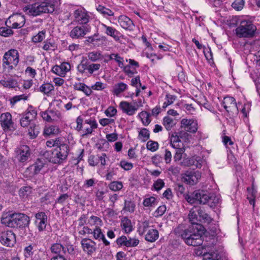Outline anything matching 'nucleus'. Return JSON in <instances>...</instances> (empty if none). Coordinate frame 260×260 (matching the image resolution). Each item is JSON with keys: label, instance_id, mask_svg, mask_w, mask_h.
Returning <instances> with one entry per match:
<instances>
[{"label": "nucleus", "instance_id": "nucleus-1", "mask_svg": "<svg viewBox=\"0 0 260 260\" xmlns=\"http://www.w3.org/2000/svg\"><path fill=\"white\" fill-rule=\"evenodd\" d=\"M29 221V217L22 213H6L1 218L3 224L11 228H25L28 226Z\"/></svg>", "mask_w": 260, "mask_h": 260}, {"label": "nucleus", "instance_id": "nucleus-2", "mask_svg": "<svg viewBox=\"0 0 260 260\" xmlns=\"http://www.w3.org/2000/svg\"><path fill=\"white\" fill-rule=\"evenodd\" d=\"M2 61L4 70L10 72L17 66L19 62L18 51L15 49L9 50L5 53Z\"/></svg>", "mask_w": 260, "mask_h": 260}, {"label": "nucleus", "instance_id": "nucleus-3", "mask_svg": "<svg viewBox=\"0 0 260 260\" xmlns=\"http://www.w3.org/2000/svg\"><path fill=\"white\" fill-rule=\"evenodd\" d=\"M55 9V5L49 3H35L24 8L26 14L36 16L43 13H52Z\"/></svg>", "mask_w": 260, "mask_h": 260}, {"label": "nucleus", "instance_id": "nucleus-4", "mask_svg": "<svg viewBox=\"0 0 260 260\" xmlns=\"http://www.w3.org/2000/svg\"><path fill=\"white\" fill-rule=\"evenodd\" d=\"M256 30V26L249 20L242 21L236 29V34L239 38L252 37Z\"/></svg>", "mask_w": 260, "mask_h": 260}, {"label": "nucleus", "instance_id": "nucleus-5", "mask_svg": "<svg viewBox=\"0 0 260 260\" xmlns=\"http://www.w3.org/2000/svg\"><path fill=\"white\" fill-rule=\"evenodd\" d=\"M69 146L63 143L61 146L57 147L51 152V156L49 158V161L53 164H61L65 160L69 154Z\"/></svg>", "mask_w": 260, "mask_h": 260}, {"label": "nucleus", "instance_id": "nucleus-6", "mask_svg": "<svg viewBox=\"0 0 260 260\" xmlns=\"http://www.w3.org/2000/svg\"><path fill=\"white\" fill-rule=\"evenodd\" d=\"M185 199L190 204L196 203L205 204L209 197L208 193L204 190H195L190 194H184Z\"/></svg>", "mask_w": 260, "mask_h": 260}, {"label": "nucleus", "instance_id": "nucleus-7", "mask_svg": "<svg viewBox=\"0 0 260 260\" xmlns=\"http://www.w3.org/2000/svg\"><path fill=\"white\" fill-rule=\"evenodd\" d=\"M74 21L81 24H87L90 19V16L88 11L83 8L76 10L73 13Z\"/></svg>", "mask_w": 260, "mask_h": 260}, {"label": "nucleus", "instance_id": "nucleus-8", "mask_svg": "<svg viewBox=\"0 0 260 260\" xmlns=\"http://www.w3.org/2000/svg\"><path fill=\"white\" fill-rule=\"evenodd\" d=\"M222 106L230 115H234L238 113V107L233 97H225L222 101Z\"/></svg>", "mask_w": 260, "mask_h": 260}, {"label": "nucleus", "instance_id": "nucleus-9", "mask_svg": "<svg viewBox=\"0 0 260 260\" xmlns=\"http://www.w3.org/2000/svg\"><path fill=\"white\" fill-rule=\"evenodd\" d=\"M201 178V173L199 171H187L183 175V181L187 184L193 185L197 184Z\"/></svg>", "mask_w": 260, "mask_h": 260}, {"label": "nucleus", "instance_id": "nucleus-10", "mask_svg": "<svg viewBox=\"0 0 260 260\" xmlns=\"http://www.w3.org/2000/svg\"><path fill=\"white\" fill-rule=\"evenodd\" d=\"M140 104L136 102L133 103H128L126 101H122L120 103L119 107L122 111L128 115L132 116L135 114L139 107L142 106L141 101L139 102Z\"/></svg>", "mask_w": 260, "mask_h": 260}, {"label": "nucleus", "instance_id": "nucleus-11", "mask_svg": "<svg viewBox=\"0 0 260 260\" xmlns=\"http://www.w3.org/2000/svg\"><path fill=\"white\" fill-rule=\"evenodd\" d=\"M15 234L11 231H6L0 234L1 243L7 247H12L16 243Z\"/></svg>", "mask_w": 260, "mask_h": 260}, {"label": "nucleus", "instance_id": "nucleus-12", "mask_svg": "<svg viewBox=\"0 0 260 260\" xmlns=\"http://www.w3.org/2000/svg\"><path fill=\"white\" fill-rule=\"evenodd\" d=\"M41 116L44 120L47 122L56 121L61 117L60 112L56 110H47L42 112Z\"/></svg>", "mask_w": 260, "mask_h": 260}, {"label": "nucleus", "instance_id": "nucleus-13", "mask_svg": "<svg viewBox=\"0 0 260 260\" xmlns=\"http://www.w3.org/2000/svg\"><path fill=\"white\" fill-rule=\"evenodd\" d=\"M16 157L20 162H25L30 155V149L28 146L22 145L15 150Z\"/></svg>", "mask_w": 260, "mask_h": 260}, {"label": "nucleus", "instance_id": "nucleus-14", "mask_svg": "<svg viewBox=\"0 0 260 260\" xmlns=\"http://www.w3.org/2000/svg\"><path fill=\"white\" fill-rule=\"evenodd\" d=\"M88 32L89 28L86 26H76L74 27L70 32V36L72 39H82Z\"/></svg>", "mask_w": 260, "mask_h": 260}, {"label": "nucleus", "instance_id": "nucleus-15", "mask_svg": "<svg viewBox=\"0 0 260 260\" xmlns=\"http://www.w3.org/2000/svg\"><path fill=\"white\" fill-rule=\"evenodd\" d=\"M37 114V112L35 110L28 109L20 119L21 126L22 127L27 126L36 118Z\"/></svg>", "mask_w": 260, "mask_h": 260}, {"label": "nucleus", "instance_id": "nucleus-16", "mask_svg": "<svg viewBox=\"0 0 260 260\" xmlns=\"http://www.w3.org/2000/svg\"><path fill=\"white\" fill-rule=\"evenodd\" d=\"M181 127L185 131L194 133L198 129V123L192 119L183 118L181 120Z\"/></svg>", "mask_w": 260, "mask_h": 260}, {"label": "nucleus", "instance_id": "nucleus-17", "mask_svg": "<svg viewBox=\"0 0 260 260\" xmlns=\"http://www.w3.org/2000/svg\"><path fill=\"white\" fill-rule=\"evenodd\" d=\"M83 251L91 255L96 250V243L90 239L84 238L81 242Z\"/></svg>", "mask_w": 260, "mask_h": 260}, {"label": "nucleus", "instance_id": "nucleus-18", "mask_svg": "<svg viewBox=\"0 0 260 260\" xmlns=\"http://www.w3.org/2000/svg\"><path fill=\"white\" fill-rule=\"evenodd\" d=\"M70 70V64L68 62H64L60 65L54 66L52 69V71L59 76L64 77Z\"/></svg>", "mask_w": 260, "mask_h": 260}, {"label": "nucleus", "instance_id": "nucleus-19", "mask_svg": "<svg viewBox=\"0 0 260 260\" xmlns=\"http://www.w3.org/2000/svg\"><path fill=\"white\" fill-rule=\"evenodd\" d=\"M118 22L119 25L125 30H132L134 27L133 21L127 16L122 15L118 18Z\"/></svg>", "mask_w": 260, "mask_h": 260}, {"label": "nucleus", "instance_id": "nucleus-20", "mask_svg": "<svg viewBox=\"0 0 260 260\" xmlns=\"http://www.w3.org/2000/svg\"><path fill=\"white\" fill-rule=\"evenodd\" d=\"M0 122L4 129H9L13 127L12 115L9 112L4 113L0 116Z\"/></svg>", "mask_w": 260, "mask_h": 260}, {"label": "nucleus", "instance_id": "nucleus-21", "mask_svg": "<svg viewBox=\"0 0 260 260\" xmlns=\"http://www.w3.org/2000/svg\"><path fill=\"white\" fill-rule=\"evenodd\" d=\"M77 126L76 130H82V128L85 125L91 126L93 127H98V123L95 120L91 118L86 119L83 123V120L81 116H78L76 119Z\"/></svg>", "mask_w": 260, "mask_h": 260}, {"label": "nucleus", "instance_id": "nucleus-22", "mask_svg": "<svg viewBox=\"0 0 260 260\" xmlns=\"http://www.w3.org/2000/svg\"><path fill=\"white\" fill-rule=\"evenodd\" d=\"M36 220L35 223L37 225L39 231H44L46 226L47 223V215L43 212H41L36 214Z\"/></svg>", "mask_w": 260, "mask_h": 260}, {"label": "nucleus", "instance_id": "nucleus-23", "mask_svg": "<svg viewBox=\"0 0 260 260\" xmlns=\"http://www.w3.org/2000/svg\"><path fill=\"white\" fill-rule=\"evenodd\" d=\"M101 26L102 29L105 30V33L107 35L112 37L115 41L119 40V35L120 33L115 28L107 26L104 23H101Z\"/></svg>", "mask_w": 260, "mask_h": 260}, {"label": "nucleus", "instance_id": "nucleus-24", "mask_svg": "<svg viewBox=\"0 0 260 260\" xmlns=\"http://www.w3.org/2000/svg\"><path fill=\"white\" fill-rule=\"evenodd\" d=\"M189 238L186 241V244L188 245L198 246L202 245L203 242L202 234L200 233L198 234L192 233Z\"/></svg>", "mask_w": 260, "mask_h": 260}, {"label": "nucleus", "instance_id": "nucleus-25", "mask_svg": "<svg viewBox=\"0 0 260 260\" xmlns=\"http://www.w3.org/2000/svg\"><path fill=\"white\" fill-rule=\"evenodd\" d=\"M9 170V160L0 153V177L6 175Z\"/></svg>", "mask_w": 260, "mask_h": 260}, {"label": "nucleus", "instance_id": "nucleus-26", "mask_svg": "<svg viewBox=\"0 0 260 260\" xmlns=\"http://www.w3.org/2000/svg\"><path fill=\"white\" fill-rule=\"evenodd\" d=\"M93 238L99 240V241H102L105 246H108L110 245V242L106 239L105 235L102 232V230L100 228H95L93 230L92 233Z\"/></svg>", "mask_w": 260, "mask_h": 260}, {"label": "nucleus", "instance_id": "nucleus-27", "mask_svg": "<svg viewBox=\"0 0 260 260\" xmlns=\"http://www.w3.org/2000/svg\"><path fill=\"white\" fill-rule=\"evenodd\" d=\"M197 213L199 215L200 222L209 224L212 221V218L203 209L201 208L198 209Z\"/></svg>", "mask_w": 260, "mask_h": 260}, {"label": "nucleus", "instance_id": "nucleus-28", "mask_svg": "<svg viewBox=\"0 0 260 260\" xmlns=\"http://www.w3.org/2000/svg\"><path fill=\"white\" fill-rule=\"evenodd\" d=\"M159 237V233L157 230L151 229L148 230L145 237L146 241L150 242H155Z\"/></svg>", "mask_w": 260, "mask_h": 260}, {"label": "nucleus", "instance_id": "nucleus-29", "mask_svg": "<svg viewBox=\"0 0 260 260\" xmlns=\"http://www.w3.org/2000/svg\"><path fill=\"white\" fill-rule=\"evenodd\" d=\"M121 227L126 234H128L133 230L131 220L126 217L121 219Z\"/></svg>", "mask_w": 260, "mask_h": 260}, {"label": "nucleus", "instance_id": "nucleus-30", "mask_svg": "<svg viewBox=\"0 0 260 260\" xmlns=\"http://www.w3.org/2000/svg\"><path fill=\"white\" fill-rule=\"evenodd\" d=\"M89 64L88 59L87 58L83 57L80 63L77 66L78 71L82 74L85 73L86 71L88 73Z\"/></svg>", "mask_w": 260, "mask_h": 260}, {"label": "nucleus", "instance_id": "nucleus-31", "mask_svg": "<svg viewBox=\"0 0 260 260\" xmlns=\"http://www.w3.org/2000/svg\"><path fill=\"white\" fill-rule=\"evenodd\" d=\"M128 86L123 82H120L115 84L113 89V93L116 96L119 95L121 93L127 89Z\"/></svg>", "mask_w": 260, "mask_h": 260}, {"label": "nucleus", "instance_id": "nucleus-32", "mask_svg": "<svg viewBox=\"0 0 260 260\" xmlns=\"http://www.w3.org/2000/svg\"><path fill=\"white\" fill-rule=\"evenodd\" d=\"M203 160L198 156H193L188 160V166H195L197 168H201L202 166Z\"/></svg>", "mask_w": 260, "mask_h": 260}, {"label": "nucleus", "instance_id": "nucleus-33", "mask_svg": "<svg viewBox=\"0 0 260 260\" xmlns=\"http://www.w3.org/2000/svg\"><path fill=\"white\" fill-rule=\"evenodd\" d=\"M96 9V10L105 17H107V16H114V15L113 11L102 5H99Z\"/></svg>", "mask_w": 260, "mask_h": 260}, {"label": "nucleus", "instance_id": "nucleus-34", "mask_svg": "<svg viewBox=\"0 0 260 260\" xmlns=\"http://www.w3.org/2000/svg\"><path fill=\"white\" fill-rule=\"evenodd\" d=\"M50 250L52 253L61 255V252L65 253L66 251L64 247L59 243H54L50 247Z\"/></svg>", "mask_w": 260, "mask_h": 260}, {"label": "nucleus", "instance_id": "nucleus-35", "mask_svg": "<svg viewBox=\"0 0 260 260\" xmlns=\"http://www.w3.org/2000/svg\"><path fill=\"white\" fill-rule=\"evenodd\" d=\"M88 224L90 226H95V228H97L103 225V221L100 217L92 215L88 220Z\"/></svg>", "mask_w": 260, "mask_h": 260}, {"label": "nucleus", "instance_id": "nucleus-36", "mask_svg": "<svg viewBox=\"0 0 260 260\" xmlns=\"http://www.w3.org/2000/svg\"><path fill=\"white\" fill-rule=\"evenodd\" d=\"M54 86L50 83H44L39 87V91L44 94L48 95L52 91L54 90Z\"/></svg>", "mask_w": 260, "mask_h": 260}, {"label": "nucleus", "instance_id": "nucleus-37", "mask_svg": "<svg viewBox=\"0 0 260 260\" xmlns=\"http://www.w3.org/2000/svg\"><path fill=\"white\" fill-rule=\"evenodd\" d=\"M181 140L178 135V133H173L170 137V142L172 146L174 148L180 147V145L179 144Z\"/></svg>", "mask_w": 260, "mask_h": 260}, {"label": "nucleus", "instance_id": "nucleus-38", "mask_svg": "<svg viewBox=\"0 0 260 260\" xmlns=\"http://www.w3.org/2000/svg\"><path fill=\"white\" fill-rule=\"evenodd\" d=\"M221 256L218 251H211L204 255L203 260H220Z\"/></svg>", "mask_w": 260, "mask_h": 260}, {"label": "nucleus", "instance_id": "nucleus-39", "mask_svg": "<svg viewBox=\"0 0 260 260\" xmlns=\"http://www.w3.org/2000/svg\"><path fill=\"white\" fill-rule=\"evenodd\" d=\"M45 164L43 160L38 159L30 167L31 170L34 171L35 174H38L44 167Z\"/></svg>", "mask_w": 260, "mask_h": 260}, {"label": "nucleus", "instance_id": "nucleus-40", "mask_svg": "<svg viewBox=\"0 0 260 260\" xmlns=\"http://www.w3.org/2000/svg\"><path fill=\"white\" fill-rule=\"evenodd\" d=\"M123 187V183L121 181H113L111 182L109 185V188L113 191L120 190Z\"/></svg>", "mask_w": 260, "mask_h": 260}, {"label": "nucleus", "instance_id": "nucleus-41", "mask_svg": "<svg viewBox=\"0 0 260 260\" xmlns=\"http://www.w3.org/2000/svg\"><path fill=\"white\" fill-rule=\"evenodd\" d=\"M64 143V142L60 138H57L55 139H50L46 142V145L48 147H56L61 146V144Z\"/></svg>", "mask_w": 260, "mask_h": 260}, {"label": "nucleus", "instance_id": "nucleus-42", "mask_svg": "<svg viewBox=\"0 0 260 260\" xmlns=\"http://www.w3.org/2000/svg\"><path fill=\"white\" fill-rule=\"evenodd\" d=\"M149 131L145 128H143L139 132L138 139L142 142H145L149 139Z\"/></svg>", "mask_w": 260, "mask_h": 260}, {"label": "nucleus", "instance_id": "nucleus-43", "mask_svg": "<svg viewBox=\"0 0 260 260\" xmlns=\"http://www.w3.org/2000/svg\"><path fill=\"white\" fill-rule=\"evenodd\" d=\"M138 116L141 118L144 125H148L150 123V114L147 112L145 111H142L139 114Z\"/></svg>", "mask_w": 260, "mask_h": 260}, {"label": "nucleus", "instance_id": "nucleus-44", "mask_svg": "<svg viewBox=\"0 0 260 260\" xmlns=\"http://www.w3.org/2000/svg\"><path fill=\"white\" fill-rule=\"evenodd\" d=\"M163 124L167 131H170L175 125V123L172 118L166 116L164 118Z\"/></svg>", "mask_w": 260, "mask_h": 260}, {"label": "nucleus", "instance_id": "nucleus-45", "mask_svg": "<svg viewBox=\"0 0 260 260\" xmlns=\"http://www.w3.org/2000/svg\"><path fill=\"white\" fill-rule=\"evenodd\" d=\"M135 207L136 205L134 202L131 201H125L123 210L129 213H133L135 211Z\"/></svg>", "mask_w": 260, "mask_h": 260}, {"label": "nucleus", "instance_id": "nucleus-46", "mask_svg": "<svg viewBox=\"0 0 260 260\" xmlns=\"http://www.w3.org/2000/svg\"><path fill=\"white\" fill-rule=\"evenodd\" d=\"M59 132V128L57 126L51 125L45 128L44 134L47 136L51 135H55Z\"/></svg>", "mask_w": 260, "mask_h": 260}, {"label": "nucleus", "instance_id": "nucleus-47", "mask_svg": "<svg viewBox=\"0 0 260 260\" xmlns=\"http://www.w3.org/2000/svg\"><path fill=\"white\" fill-rule=\"evenodd\" d=\"M208 196L209 199L207 201V203H209L210 206L213 207L216 206L220 202V198L218 196H216L214 194L209 195L208 193Z\"/></svg>", "mask_w": 260, "mask_h": 260}, {"label": "nucleus", "instance_id": "nucleus-48", "mask_svg": "<svg viewBox=\"0 0 260 260\" xmlns=\"http://www.w3.org/2000/svg\"><path fill=\"white\" fill-rule=\"evenodd\" d=\"M9 19L10 22L15 21L20 24L21 23L24 25L25 22V19L24 18V16L22 15L18 14L11 16Z\"/></svg>", "mask_w": 260, "mask_h": 260}, {"label": "nucleus", "instance_id": "nucleus-49", "mask_svg": "<svg viewBox=\"0 0 260 260\" xmlns=\"http://www.w3.org/2000/svg\"><path fill=\"white\" fill-rule=\"evenodd\" d=\"M0 83L5 87L15 88L17 86V82L14 79L4 80Z\"/></svg>", "mask_w": 260, "mask_h": 260}, {"label": "nucleus", "instance_id": "nucleus-50", "mask_svg": "<svg viewBox=\"0 0 260 260\" xmlns=\"http://www.w3.org/2000/svg\"><path fill=\"white\" fill-rule=\"evenodd\" d=\"M189 219L190 222L192 224H198L199 221V217L198 214L197 213V210L190 211L188 215Z\"/></svg>", "mask_w": 260, "mask_h": 260}, {"label": "nucleus", "instance_id": "nucleus-51", "mask_svg": "<svg viewBox=\"0 0 260 260\" xmlns=\"http://www.w3.org/2000/svg\"><path fill=\"white\" fill-rule=\"evenodd\" d=\"M87 57L88 59L94 62L101 58V53L99 51L90 52L87 54Z\"/></svg>", "mask_w": 260, "mask_h": 260}, {"label": "nucleus", "instance_id": "nucleus-52", "mask_svg": "<svg viewBox=\"0 0 260 260\" xmlns=\"http://www.w3.org/2000/svg\"><path fill=\"white\" fill-rule=\"evenodd\" d=\"M96 127H93L91 126L85 125L82 128V130H77L79 132H81L82 136L85 137L88 135L91 134L93 130L96 129Z\"/></svg>", "mask_w": 260, "mask_h": 260}, {"label": "nucleus", "instance_id": "nucleus-53", "mask_svg": "<svg viewBox=\"0 0 260 260\" xmlns=\"http://www.w3.org/2000/svg\"><path fill=\"white\" fill-rule=\"evenodd\" d=\"M32 191L31 187L28 186H23L19 191V196L22 198L27 197Z\"/></svg>", "mask_w": 260, "mask_h": 260}, {"label": "nucleus", "instance_id": "nucleus-54", "mask_svg": "<svg viewBox=\"0 0 260 260\" xmlns=\"http://www.w3.org/2000/svg\"><path fill=\"white\" fill-rule=\"evenodd\" d=\"M149 223L147 221H145L142 222H141L139 224V226L138 228V231L139 232V234L140 235H143L145 233H147L148 230H149L148 228H149Z\"/></svg>", "mask_w": 260, "mask_h": 260}, {"label": "nucleus", "instance_id": "nucleus-55", "mask_svg": "<svg viewBox=\"0 0 260 260\" xmlns=\"http://www.w3.org/2000/svg\"><path fill=\"white\" fill-rule=\"evenodd\" d=\"M244 4V0H235L232 4V7L237 11H240L243 9Z\"/></svg>", "mask_w": 260, "mask_h": 260}, {"label": "nucleus", "instance_id": "nucleus-56", "mask_svg": "<svg viewBox=\"0 0 260 260\" xmlns=\"http://www.w3.org/2000/svg\"><path fill=\"white\" fill-rule=\"evenodd\" d=\"M109 59L115 60L118 63L119 67L122 68L123 66V58L120 57L118 54H111L109 56Z\"/></svg>", "mask_w": 260, "mask_h": 260}, {"label": "nucleus", "instance_id": "nucleus-57", "mask_svg": "<svg viewBox=\"0 0 260 260\" xmlns=\"http://www.w3.org/2000/svg\"><path fill=\"white\" fill-rule=\"evenodd\" d=\"M155 202L156 198L154 197H150L145 199L143 204L145 207H152L155 206Z\"/></svg>", "mask_w": 260, "mask_h": 260}, {"label": "nucleus", "instance_id": "nucleus-58", "mask_svg": "<svg viewBox=\"0 0 260 260\" xmlns=\"http://www.w3.org/2000/svg\"><path fill=\"white\" fill-rule=\"evenodd\" d=\"M158 146L157 142L151 140L149 141L146 144L147 148L152 152H154L157 150L158 148Z\"/></svg>", "mask_w": 260, "mask_h": 260}, {"label": "nucleus", "instance_id": "nucleus-59", "mask_svg": "<svg viewBox=\"0 0 260 260\" xmlns=\"http://www.w3.org/2000/svg\"><path fill=\"white\" fill-rule=\"evenodd\" d=\"M45 37V31H39L36 36H34L32 40L35 43H39L43 41Z\"/></svg>", "mask_w": 260, "mask_h": 260}, {"label": "nucleus", "instance_id": "nucleus-60", "mask_svg": "<svg viewBox=\"0 0 260 260\" xmlns=\"http://www.w3.org/2000/svg\"><path fill=\"white\" fill-rule=\"evenodd\" d=\"M13 34V31L10 28L2 27L0 28V35L8 37Z\"/></svg>", "mask_w": 260, "mask_h": 260}, {"label": "nucleus", "instance_id": "nucleus-61", "mask_svg": "<svg viewBox=\"0 0 260 260\" xmlns=\"http://www.w3.org/2000/svg\"><path fill=\"white\" fill-rule=\"evenodd\" d=\"M116 244L120 246H126L127 247V237L121 236L118 237L116 240Z\"/></svg>", "mask_w": 260, "mask_h": 260}, {"label": "nucleus", "instance_id": "nucleus-62", "mask_svg": "<svg viewBox=\"0 0 260 260\" xmlns=\"http://www.w3.org/2000/svg\"><path fill=\"white\" fill-rule=\"evenodd\" d=\"M26 99H27V96L24 95V94L16 95L10 100V104H11V105L12 106H13L18 102H19L22 100H25Z\"/></svg>", "mask_w": 260, "mask_h": 260}, {"label": "nucleus", "instance_id": "nucleus-63", "mask_svg": "<svg viewBox=\"0 0 260 260\" xmlns=\"http://www.w3.org/2000/svg\"><path fill=\"white\" fill-rule=\"evenodd\" d=\"M139 243V240L135 238L127 237V247H133L137 246Z\"/></svg>", "mask_w": 260, "mask_h": 260}, {"label": "nucleus", "instance_id": "nucleus-64", "mask_svg": "<svg viewBox=\"0 0 260 260\" xmlns=\"http://www.w3.org/2000/svg\"><path fill=\"white\" fill-rule=\"evenodd\" d=\"M124 72L129 77H132L137 72L135 69H131L130 66H126L123 68Z\"/></svg>", "mask_w": 260, "mask_h": 260}]
</instances>
